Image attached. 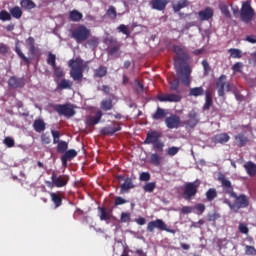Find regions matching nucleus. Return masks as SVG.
Returning a JSON list of instances; mask_svg holds the SVG:
<instances>
[{
	"label": "nucleus",
	"mask_w": 256,
	"mask_h": 256,
	"mask_svg": "<svg viewBox=\"0 0 256 256\" xmlns=\"http://www.w3.org/2000/svg\"><path fill=\"white\" fill-rule=\"evenodd\" d=\"M218 181L221 183L224 193L234 199L233 203L229 199L224 200V203L228 205L229 209H231L233 213H239L240 209H247V207L251 205V202L249 201V197L247 195H237V193H235V190L233 189V184H231L225 174L220 173L218 175Z\"/></svg>",
	"instance_id": "obj_1"
},
{
	"label": "nucleus",
	"mask_w": 256,
	"mask_h": 256,
	"mask_svg": "<svg viewBox=\"0 0 256 256\" xmlns=\"http://www.w3.org/2000/svg\"><path fill=\"white\" fill-rule=\"evenodd\" d=\"M159 139H161V132L155 130L149 131L146 134L144 145H153V148L156 149L158 153H163L165 143Z\"/></svg>",
	"instance_id": "obj_2"
},
{
	"label": "nucleus",
	"mask_w": 256,
	"mask_h": 256,
	"mask_svg": "<svg viewBox=\"0 0 256 256\" xmlns=\"http://www.w3.org/2000/svg\"><path fill=\"white\" fill-rule=\"evenodd\" d=\"M70 35L76 43H84V41L91 37V30L87 26L80 24L77 28L70 31Z\"/></svg>",
	"instance_id": "obj_3"
},
{
	"label": "nucleus",
	"mask_w": 256,
	"mask_h": 256,
	"mask_svg": "<svg viewBox=\"0 0 256 256\" xmlns=\"http://www.w3.org/2000/svg\"><path fill=\"white\" fill-rule=\"evenodd\" d=\"M69 179L70 177L68 175H57L56 172H52L51 182H46V185L50 188L57 187L58 189L61 187H67Z\"/></svg>",
	"instance_id": "obj_4"
},
{
	"label": "nucleus",
	"mask_w": 256,
	"mask_h": 256,
	"mask_svg": "<svg viewBox=\"0 0 256 256\" xmlns=\"http://www.w3.org/2000/svg\"><path fill=\"white\" fill-rule=\"evenodd\" d=\"M70 67V77L73 81H81L83 79V63L77 60H70L68 62Z\"/></svg>",
	"instance_id": "obj_5"
},
{
	"label": "nucleus",
	"mask_w": 256,
	"mask_h": 256,
	"mask_svg": "<svg viewBox=\"0 0 256 256\" xmlns=\"http://www.w3.org/2000/svg\"><path fill=\"white\" fill-rule=\"evenodd\" d=\"M200 185L201 182L199 180L186 183L182 189L183 198L186 199V201H191V199L197 195V189H199Z\"/></svg>",
	"instance_id": "obj_6"
},
{
	"label": "nucleus",
	"mask_w": 256,
	"mask_h": 256,
	"mask_svg": "<svg viewBox=\"0 0 256 256\" xmlns=\"http://www.w3.org/2000/svg\"><path fill=\"white\" fill-rule=\"evenodd\" d=\"M241 21L244 23H249L255 17V10L251 7V0H247L242 3L240 10Z\"/></svg>",
	"instance_id": "obj_7"
},
{
	"label": "nucleus",
	"mask_w": 256,
	"mask_h": 256,
	"mask_svg": "<svg viewBox=\"0 0 256 256\" xmlns=\"http://www.w3.org/2000/svg\"><path fill=\"white\" fill-rule=\"evenodd\" d=\"M156 229H158L159 231H166V233L175 234V230L169 229L165 221H163V219H156L148 223L147 231L149 233H154Z\"/></svg>",
	"instance_id": "obj_8"
},
{
	"label": "nucleus",
	"mask_w": 256,
	"mask_h": 256,
	"mask_svg": "<svg viewBox=\"0 0 256 256\" xmlns=\"http://www.w3.org/2000/svg\"><path fill=\"white\" fill-rule=\"evenodd\" d=\"M225 87L229 93L231 91V83L227 82V75L222 74L216 79L218 97H225Z\"/></svg>",
	"instance_id": "obj_9"
},
{
	"label": "nucleus",
	"mask_w": 256,
	"mask_h": 256,
	"mask_svg": "<svg viewBox=\"0 0 256 256\" xmlns=\"http://www.w3.org/2000/svg\"><path fill=\"white\" fill-rule=\"evenodd\" d=\"M53 111L58 113V115H63V117H73L75 115V109H73V105L66 104H54L52 105Z\"/></svg>",
	"instance_id": "obj_10"
},
{
	"label": "nucleus",
	"mask_w": 256,
	"mask_h": 256,
	"mask_svg": "<svg viewBox=\"0 0 256 256\" xmlns=\"http://www.w3.org/2000/svg\"><path fill=\"white\" fill-rule=\"evenodd\" d=\"M109 45L107 48V53L110 57H119V51H121V44L116 38L110 37L108 39Z\"/></svg>",
	"instance_id": "obj_11"
},
{
	"label": "nucleus",
	"mask_w": 256,
	"mask_h": 256,
	"mask_svg": "<svg viewBox=\"0 0 256 256\" xmlns=\"http://www.w3.org/2000/svg\"><path fill=\"white\" fill-rule=\"evenodd\" d=\"M157 99L160 101V103H179L183 97L181 94H175V93H170V94H159L157 96Z\"/></svg>",
	"instance_id": "obj_12"
},
{
	"label": "nucleus",
	"mask_w": 256,
	"mask_h": 256,
	"mask_svg": "<svg viewBox=\"0 0 256 256\" xmlns=\"http://www.w3.org/2000/svg\"><path fill=\"white\" fill-rule=\"evenodd\" d=\"M183 125L189 129H195L199 125V113L195 109L191 110L188 114V119L183 122Z\"/></svg>",
	"instance_id": "obj_13"
},
{
	"label": "nucleus",
	"mask_w": 256,
	"mask_h": 256,
	"mask_svg": "<svg viewBox=\"0 0 256 256\" xmlns=\"http://www.w3.org/2000/svg\"><path fill=\"white\" fill-rule=\"evenodd\" d=\"M165 125L167 129H179L181 125V118L176 114H171L165 118Z\"/></svg>",
	"instance_id": "obj_14"
},
{
	"label": "nucleus",
	"mask_w": 256,
	"mask_h": 256,
	"mask_svg": "<svg viewBox=\"0 0 256 256\" xmlns=\"http://www.w3.org/2000/svg\"><path fill=\"white\" fill-rule=\"evenodd\" d=\"M172 51L180 61H187L189 59V51H187V47L185 46L174 45Z\"/></svg>",
	"instance_id": "obj_15"
},
{
	"label": "nucleus",
	"mask_w": 256,
	"mask_h": 256,
	"mask_svg": "<svg viewBox=\"0 0 256 256\" xmlns=\"http://www.w3.org/2000/svg\"><path fill=\"white\" fill-rule=\"evenodd\" d=\"M8 86L11 89H23L25 87V78L17 77V76H11L8 80Z\"/></svg>",
	"instance_id": "obj_16"
},
{
	"label": "nucleus",
	"mask_w": 256,
	"mask_h": 256,
	"mask_svg": "<svg viewBox=\"0 0 256 256\" xmlns=\"http://www.w3.org/2000/svg\"><path fill=\"white\" fill-rule=\"evenodd\" d=\"M180 75L182 76V83L185 85V87H189L191 84V80L189 77H191V67L189 65H185L180 70Z\"/></svg>",
	"instance_id": "obj_17"
},
{
	"label": "nucleus",
	"mask_w": 256,
	"mask_h": 256,
	"mask_svg": "<svg viewBox=\"0 0 256 256\" xmlns=\"http://www.w3.org/2000/svg\"><path fill=\"white\" fill-rule=\"evenodd\" d=\"M101 117H103V112L98 110L95 116H87L86 117V125L88 127H95L101 121Z\"/></svg>",
	"instance_id": "obj_18"
},
{
	"label": "nucleus",
	"mask_w": 256,
	"mask_h": 256,
	"mask_svg": "<svg viewBox=\"0 0 256 256\" xmlns=\"http://www.w3.org/2000/svg\"><path fill=\"white\" fill-rule=\"evenodd\" d=\"M150 5L156 11H165L169 5V0H151Z\"/></svg>",
	"instance_id": "obj_19"
},
{
	"label": "nucleus",
	"mask_w": 256,
	"mask_h": 256,
	"mask_svg": "<svg viewBox=\"0 0 256 256\" xmlns=\"http://www.w3.org/2000/svg\"><path fill=\"white\" fill-rule=\"evenodd\" d=\"M231 139V136L227 133H220L216 134L212 137V143L225 145V143H229V140Z\"/></svg>",
	"instance_id": "obj_20"
},
{
	"label": "nucleus",
	"mask_w": 256,
	"mask_h": 256,
	"mask_svg": "<svg viewBox=\"0 0 256 256\" xmlns=\"http://www.w3.org/2000/svg\"><path fill=\"white\" fill-rule=\"evenodd\" d=\"M121 131V125L117 124L116 126L108 125L106 127H103L101 129L102 135H107L108 137H111L112 135H115V133Z\"/></svg>",
	"instance_id": "obj_21"
},
{
	"label": "nucleus",
	"mask_w": 256,
	"mask_h": 256,
	"mask_svg": "<svg viewBox=\"0 0 256 256\" xmlns=\"http://www.w3.org/2000/svg\"><path fill=\"white\" fill-rule=\"evenodd\" d=\"M77 157V152L75 149L66 150L65 153L61 156V161L63 167H67V161H71V159H75Z\"/></svg>",
	"instance_id": "obj_22"
},
{
	"label": "nucleus",
	"mask_w": 256,
	"mask_h": 256,
	"mask_svg": "<svg viewBox=\"0 0 256 256\" xmlns=\"http://www.w3.org/2000/svg\"><path fill=\"white\" fill-rule=\"evenodd\" d=\"M200 21H209V19H213V8L206 7L204 10L198 12Z\"/></svg>",
	"instance_id": "obj_23"
},
{
	"label": "nucleus",
	"mask_w": 256,
	"mask_h": 256,
	"mask_svg": "<svg viewBox=\"0 0 256 256\" xmlns=\"http://www.w3.org/2000/svg\"><path fill=\"white\" fill-rule=\"evenodd\" d=\"M131 189H135V184H133L132 178H126L124 183L120 186V193H129Z\"/></svg>",
	"instance_id": "obj_24"
},
{
	"label": "nucleus",
	"mask_w": 256,
	"mask_h": 256,
	"mask_svg": "<svg viewBox=\"0 0 256 256\" xmlns=\"http://www.w3.org/2000/svg\"><path fill=\"white\" fill-rule=\"evenodd\" d=\"M47 124H45V120L43 118H37L34 120L33 129L36 133H43L45 129H47Z\"/></svg>",
	"instance_id": "obj_25"
},
{
	"label": "nucleus",
	"mask_w": 256,
	"mask_h": 256,
	"mask_svg": "<svg viewBox=\"0 0 256 256\" xmlns=\"http://www.w3.org/2000/svg\"><path fill=\"white\" fill-rule=\"evenodd\" d=\"M234 141L237 144V147H245L249 143V138L245 136L243 132L238 133L234 136Z\"/></svg>",
	"instance_id": "obj_26"
},
{
	"label": "nucleus",
	"mask_w": 256,
	"mask_h": 256,
	"mask_svg": "<svg viewBox=\"0 0 256 256\" xmlns=\"http://www.w3.org/2000/svg\"><path fill=\"white\" fill-rule=\"evenodd\" d=\"M213 107V95L211 94V91L207 90L205 92V103L202 107L203 111H209Z\"/></svg>",
	"instance_id": "obj_27"
},
{
	"label": "nucleus",
	"mask_w": 256,
	"mask_h": 256,
	"mask_svg": "<svg viewBox=\"0 0 256 256\" xmlns=\"http://www.w3.org/2000/svg\"><path fill=\"white\" fill-rule=\"evenodd\" d=\"M50 197L56 209L63 205V198H61V192H51Z\"/></svg>",
	"instance_id": "obj_28"
},
{
	"label": "nucleus",
	"mask_w": 256,
	"mask_h": 256,
	"mask_svg": "<svg viewBox=\"0 0 256 256\" xmlns=\"http://www.w3.org/2000/svg\"><path fill=\"white\" fill-rule=\"evenodd\" d=\"M244 169L249 177L256 176V164L252 161H248L244 164Z\"/></svg>",
	"instance_id": "obj_29"
},
{
	"label": "nucleus",
	"mask_w": 256,
	"mask_h": 256,
	"mask_svg": "<svg viewBox=\"0 0 256 256\" xmlns=\"http://www.w3.org/2000/svg\"><path fill=\"white\" fill-rule=\"evenodd\" d=\"M191 3L189 0H179L176 4H172V9L174 13H179L181 9H185V7H189Z\"/></svg>",
	"instance_id": "obj_30"
},
{
	"label": "nucleus",
	"mask_w": 256,
	"mask_h": 256,
	"mask_svg": "<svg viewBox=\"0 0 256 256\" xmlns=\"http://www.w3.org/2000/svg\"><path fill=\"white\" fill-rule=\"evenodd\" d=\"M167 117V112L161 107H157L156 111L152 114V119L154 121H161Z\"/></svg>",
	"instance_id": "obj_31"
},
{
	"label": "nucleus",
	"mask_w": 256,
	"mask_h": 256,
	"mask_svg": "<svg viewBox=\"0 0 256 256\" xmlns=\"http://www.w3.org/2000/svg\"><path fill=\"white\" fill-rule=\"evenodd\" d=\"M207 91L202 86L191 88L189 91V97H203Z\"/></svg>",
	"instance_id": "obj_32"
},
{
	"label": "nucleus",
	"mask_w": 256,
	"mask_h": 256,
	"mask_svg": "<svg viewBox=\"0 0 256 256\" xmlns=\"http://www.w3.org/2000/svg\"><path fill=\"white\" fill-rule=\"evenodd\" d=\"M98 211L100 212V221H110L113 210L107 211L104 207H98Z\"/></svg>",
	"instance_id": "obj_33"
},
{
	"label": "nucleus",
	"mask_w": 256,
	"mask_h": 256,
	"mask_svg": "<svg viewBox=\"0 0 256 256\" xmlns=\"http://www.w3.org/2000/svg\"><path fill=\"white\" fill-rule=\"evenodd\" d=\"M56 89L58 91H63L65 89H73V82H71V80L62 79L60 83L57 84Z\"/></svg>",
	"instance_id": "obj_34"
},
{
	"label": "nucleus",
	"mask_w": 256,
	"mask_h": 256,
	"mask_svg": "<svg viewBox=\"0 0 256 256\" xmlns=\"http://www.w3.org/2000/svg\"><path fill=\"white\" fill-rule=\"evenodd\" d=\"M69 19L74 23H79L83 19V13L79 12V10H72L69 12Z\"/></svg>",
	"instance_id": "obj_35"
},
{
	"label": "nucleus",
	"mask_w": 256,
	"mask_h": 256,
	"mask_svg": "<svg viewBox=\"0 0 256 256\" xmlns=\"http://www.w3.org/2000/svg\"><path fill=\"white\" fill-rule=\"evenodd\" d=\"M20 6L25 11H31V9H35V7H37V4H35L33 0H21Z\"/></svg>",
	"instance_id": "obj_36"
},
{
	"label": "nucleus",
	"mask_w": 256,
	"mask_h": 256,
	"mask_svg": "<svg viewBox=\"0 0 256 256\" xmlns=\"http://www.w3.org/2000/svg\"><path fill=\"white\" fill-rule=\"evenodd\" d=\"M10 15L14 19H21L23 17V10L19 6H14L10 9Z\"/></svg>",
	"instance_id": "obj_37"
},
{
	"label": "nucleus",
	"mask_w": 256,
	"mask_h": 256,
	"mask_svg": "<svg viewBox=\"0 0 256 256\" xmlns=\"http://www.w3.org/2000/svg\"><path fill=\"white\" fill-rule=\"evenodd\" d=\"M100 107L103 111H111V109H113V100L112 99L102 100Z\"/></svg>",
	"instance_id": "obj_38"
},
{
	"label": "nucleus",
	"mask_w": 256,
	"mask_h": 256,
	"mask_svg": "<svg viewBox=\"0 0 256 256\" xmlns=\"http://www.w3.org/2000/svg\"><path fill=\"white\" fill-rule=\"evenodd\" d=\"M107 75V67L106 66H99L96 70H94V77H98L101 79Z\"/></svg>",
	"instance_id": "obj_39"
},
{
	"label": "nucleus",
	"mask_w": 256,
	"mask_h": 256,
	"mask_svg": "<svg viewBox=\"0 0 256 256\" xmlns=\"http://www.w3.org/2000/svg\"><path fill=\"white\" fill-rule=\"evenodd\" d=\"M206 200L211 202L214 199H217V189L215 188H209L208 191H206Z\"/></svg>",
	"instance_id": "obj_40"
},
{
	"label": "nucleus",
	"mask_w": 256,
	"mask_h": 256,
	"mask_svg": "<svg viewBox=\"0 0 256 256\" xmlns=\"http://www.w3.org/2000/svg\"><path fill=\"white\" fill-rule=\"evenodd\" d=\"M56 149H57V153L64 154L67 151V149H69V143H67L66 141L60 140L58 142Z\"/></svg>",
	"instance_id": "obj_41"
},
{
	"label": "nucleus",
	"mask_w": 256,
	"mask_h": 256,
	"mask_svg": "<svg viewBox=\"0 0 256 256\" xmlns=\"http://www.w3.org/2000/svg\"><path fill=\"white\" fill-rule=\"evenodd\" d=\"M15 53L18 55V57L24 61V63H26V65H30L31 64V60H29V58H27V56H25V54H23V51H21V48L19 46L15 47Z\"/></svg>",
	"instance_id": "obj_42"
},
{
	"label": "nucleus",
	"mask_w": 256,
	"mask_h": 256,
	"mask_svg": "<svg viewBox=\"0 0 256 256\" xmlns=\"http://www.w3.org/2000/svg\"><path fill=\"white\" fill-rule=\"evenodd\" d=\"M150 163L155 167H159V165H161V156L157 153H152L150 155Z\"/></svg>",
	"instance_id": "obj_43"
},
{
	"label": "nucleus",
	"mask_w": 256,
	"mask_h": 256,
	"mask_svg": "<svg viewBox=\"0 0 256 256\" xmlns=\"http://www.w3.org/2000/svg\"><path fill=\"white\" fill-rule=\"evenodd\" d=\"M228 53H230V56L232 57V59H241V57H243L241 50L237 48H230L228 50Z\"/></svg>",
	"instance_id": "obj_44"
},
{
	"label": "nucleus",
	"mask_w": 256,
	"mask_h": 256,
	"mask_svg": "<svg viewBox=\"0 0 256 256\" xmlns=\"http://www.w3.org/2000/svg\"><path fill=\"white\" fill-rule=\"evenodd\" d=\"M47 64L50 65V67H56L57 66V56L55 54L49 52L48 58H47Z\"/></svg>",
	"instance_id": "obj_45"
},
{
	"label": "nucleus",
	"mask_w": 256,
	"mask_h": 256,
	"mask_svg": "<svg viewBox=\"0 0 256 256\" xmlns=\"http://www.w3.org/2000/svg\"><path fill=\"white\" fill-rule=\"evenodd\" d=\"M155 187H157L155 182H148L143 186V190L145 193H153V191H155Z\"/></svg>",
	"instance_id": "obj_46"
},
{
	"label": "nucleus",
	"mask_w": 256,
	"mask_h": 256,
	"mask_svg": "<svg viewBox=\"0 0 256 256\" xmlns=\"http://www.w3.org/2000/svg\"><path fill=\"white\" fill-rule=\"evenodd\" d=\"M218 219H221V214L218 212L207 214V221H209V223H215Z\"/></svg>",
	"instance_id": "obj_47"
},
{
	"label": "nucleus",
	"mask_w": 256,
	"mask_h": 256,
	"mask_svg": "<svg viewBox=\"0 0 256 256\" xmlns=\"http://www.w3.org/2000/svg\"><path fill=\"white\" fill-rule=\"evenodd\" d=\"M106 15L110 18V19H117V10L115 9L114 6H110L109 9L106 12Z\"/></svg>",
	"instance_id": "obj_48"
},
{
	"label": "nucleus",
	"mask_w": 256,
	"mask_h": 256,
	"mask_svg": "<svg viewBox=\"0 0 256 256\" xmlns=\"http://www.w3.org/2000/svg\"><path fill=\"white\" fill-rule=\"evenodd\" d=\"M52 69H53L54 74L57 77V79H61L62 77L65 76V73L63 72V69L61 67L55 66Z\"/></svg>",
	"instance_id": "obj_49"
},
{
	"label": "nucleus",
	"mask_w": 256,
	"mask_h": 256,
	"mask_svg": "<svg viewBox=\"0 0 256 256\" xmlns=\"http://www.w3.org/2000/svg\"><path fill=\"white\" fill-rule=\"evenodd\" d=\"M0 20L1 21H11V14L7 12V10H2L0 12Z\"/></svg>",
	"instance_id": "obj_50"
},
{
	"label": "nucleus",
	"mask_w": 256,
	"mask_h": 256,
	"mask_svg": "<svg viewBox=\"0 0 256 256\" xmlns=\"http://www.w3.org/2000/svg\"><path fill=\"white\" fill-rule=\"evenodd\" d=\"M177 153H179V147L177 146H172L167 149V155H169V157H175Z\"/></svg>",
	"instance_id": "obj_51"
},
{
	"label": "nucleus",
	"mask_w": 256,
	"mask_h": 256,
	"mask_svg": "<svg viewBox=\"0 0 256 256\" xmlns=\"http://www.w3.org/2000/svg\"><path fill=\"white\" fill-rule=\"evenodd\" d=\"M51 134L53 137V143L56 145V143H59V139L61 138V132L57 130H51Z\"/></svg>",
	"instance_id": "obj_52"
},
{
	"label": "nucleus",
	"mask_w": 256,
	"mask_h": 256,
	"mask_svg": "<svg viewBox=\"0 0 256 256\" xmlns=\"http://www.w3.org/2000/svg\"><path fill=\"white\" fill-rule=\"evenodd\" d=\"M238 229H239L240 233H242L243 235L249 234V227H247V224H245V223H240L238 226Z\"/></svg>",
	"instance_id": "obj_53"
},
{
	"label": "nucleus",
	"mask_w": 256,
	"mask_h": 256,
	"mask_svg": "<svg viewBox=\"0 0 256 256\" xmlns=\"http://www.w3.org/2000/svg\"><path fill=\"white\" fill-rule=\"evenodd\" d=\"M117 30L120 32V33H123V35H130V31H129V28H127L126 25L124 24H121L117 27Z\"/></svg>",
	"instance_id": "obj_54"
},
{
	"label": "nucleus",
	"mask_w": 256,
	"mask_h": 256,
	"mask_svg": "<svg viewBox=\"0 0 256 256\" xmlns=\"http://www.w3.org/2000/svg\"><path fill=\"white\" fill-rule=\"evenodd\" d=\"M4 145L8 146L9 148L15 147V140L12 137H6L3 141Z\"/></svg>",
	"instance_id": "obj_55"
},
{
	"label": "nucleus",
	"mask_w": 256,
	"mask_h": 256,
	"mask_svg": "<svg viewBox=\"0 0 256 256\" xmlns=\"http://www.w3.org/2000/svg\"><path fill=\"white\" fill-rule=\"evenodd\" d=\"M170 91H179V80L170 81Z\"/></svg>",
	"instance_id": "obj_56"
},
{
	"label": "nucleus",
	"mask_w": 256,
	"mask_h": 256,
	"mask_svg": "<svg viewBox=\"0 0 256 256\" xmlns=\"http://www.w3.org/2000/svg\"><path fill=\"white\" fill-rule=\"evenodd\" d=\"M139 180L140 181H145V182L150 181L151 180V174H149V172H142L140 174Z\"/></svg>",
	"instance_id": "obj_57"
},
{
	"label": "nucleus",
	"mask_w": 256,
	"mask_h": 256,
	"mask_svg": "<svg viewBox=\"0 0 256 256\" xmlns=\"http://www.w3.org/2000/svg\"><path fill=\"white\" fill-rule=\"evenodd\" d=\"M121 221H122V223H129V221H131V215L127 212H122L121 213Z\"/></svg>",
	"instance_id": "obj_58"
},
{
	"label": "nucleus",
	"mask_w": 256,
	"mask_h": 256,
	"mask_svg": "<svg viewBox=\"0 0 256 256\" xmlns=\"http://www.w3.org/2000/svg\"><path fill=\"white\" fill-rule=\"evenodd\" d=\"M241 69H243V63L241 62H237L232 66L234 73H241Z\"/></svg>",
	"instance_id": "obj_59"
},
{
	"label": "nucleus",
	"mask_w": 256,
	"mask_h": 256,
	"mask_svg": "<svg viewBox=\"0 0 256 256\" xmlns=\"http://www.w3.org/2000/svg\"><path fill=\"white\" fill-rule=\"evenodd\" d=\"M245 253L246 255H256V249L253 246L246 245Z\"/></svg>",
	"instance_id": "obj_60"
},
{
	"label": "nucleus",
	"mask_w": 256,
	"mask_h": 256,
	"mask_svg": "<svg viewBox=\"0 0 256 256\" xmlns=\"http://www.w3.org/2000/svg\"><path fill=\"white\" fill-rule=\"evenodd\" d=\"M125 203H127V200L123 199L121 196H118L115 198V201H114L115 207L119 205H125Z\"/></svg>",
	"instance_id": "obj_61"
},
{
	"label": "nucleus",
	"mask_w": 256,
	"mask_h": 256,
	"mask_svg": "<svg viewBox=\"0 0 256 256\" xmlns=\"http://www.w3.org/2000/svg\"><path fill=\"white\" fill-rule=\"evenodd\" d=\"M0 53L1 55H7V53H9V47L7 44L0 43Z\"/></svg>",
	"instance_id": "obj_62"
},
{
	"label": "nucleus",
	"mask_w": 256,
	"mask_h": 256,
	"mask_svg": "<svg viewBox=\"0 0 256 256\" xmlns=\"http://www.w3.org/2000/svg\"><path fill=\"white\" fill-rule=\"evenodd\" d=\"M41 143H43V145H49V143H51V137L47 136L46 134H42Z\"/></svg>",
	"instance_id": "obj_63"
},
{
	"label": "nucleus",
	"mask_w": 256,
	"mask_h": 256,
	"mask_svg": "<svg viewBox=\"0 0 256 256\" xmlns=\"http://www.w3.org/2000/svg\"><path fill=\"white\" fill-rule=\"evenodd\" d=\"M202 67L204 69V73H209V71H211V66H209V62L207 60L202 61Z\"/></svg>",
	"instance_id": "obj_64"
}]
</instances>
